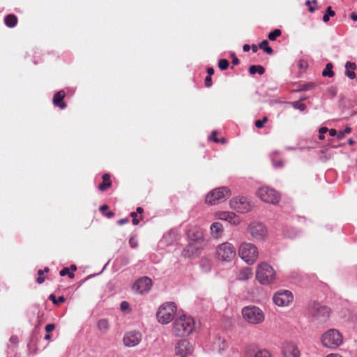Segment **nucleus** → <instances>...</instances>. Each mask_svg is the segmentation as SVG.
<instances>
[{
	"label": "nucleus",
	"mask_w": 357,
	"mask_h": 357,
	"mask_svg": "<svg viewBox=\"0 0 357 357\" xmlns=\"http://www.w3.org/2000/svg\"><path fill=\"white\" fill-rule=\"evenodd\" d=\"M195 321L188 315H181L176 317L173 323V333L178 337L189 335L194 330Z\"/></svg>",
	"instance_id": "nucleus-1"
},
{
	"label": "nucleus",
	"mask_w": 357,
	"mask_h": 357,
	"mask_svg": "<svg viewBox=\"0 0 357 357\" xmlns=\"http://www.w3.org/2000/svg\"><path fill=\"white\" fill-rule=\"evenodd\" d=\"M256 278L261 284H270L276 279V272L266 262H261L256 268Z\"/></svg>",
	"instance_id": "nucleus-2"
},
{
	"label": "nucleus",
	"mask_w": 357,
	"mask_h": 357,
	"mask_svg": "<svg viewBox=\"0 0 357 357\" xmlns=\"http://www.w3.org/2000/svg\"><path fill=\"white\" fill-rule=\"evenodd\" d=\"M231 195L227 187H219L211 190L206 196L205 202L208 205H216L225 202Z\"/></svg>",
	"instance_id": "nucleus-3"
},
{
	"label": "nucleus",
	"mask_w": 357,
	"mask_h": 357,
	"mask_svg": "<svg viewBox=\"0 0 357 357\" xmlns=\"http://www.w3.org/2000/svg\"><path fill=\"white\" fill-rule=\"evenodd\" d=\"M215 256L218 261L231 262L236 257V248L229 242H224L216 247Z\"/></svg>",
	"instance_id": "nucleus-4"
},
{
	"label": "nucleus",
	"mask_w": 357,
	"mask_h": 357,
	"mask_svg": "<svg viewBox=\"0 0 357 357\" xmlns=\"http://www.w3.org/2000/svg\"><path fill=\"white\" fill-rule=\"evenodd\" d=\"M238 255L245 263L251 265L257 261L259 252L254 244L244 242L239 246Z\"/></svg>",
	"instance_id": "nucleus-5"
},
{
	"label": "nucleus",
	"mask_w": 357,
	"mask_h": 357,
	"mask_svg": "<svg viewBox=\"0 0 357 357\" xmlns=\"http://www.w3.org/2000/svg\"><path fill=\"white\" fill-rule=\"evenodd\" d=\"M243 319L251 324H259L264 321V312L255 305L245 306L242 309Z\"/></svg>",
	"instance_id": "nucleus-6"
},
{
	"label": "nucleus",
	"mask_w": 357,
	"mask_h": 357,
	"mask_svg": "<svg viewBox=\"0 0 357 357\" xmlns=\"http://www.w3.org/2000/svg\"><path fill=\"white\" fill-rule=\"evenodd\" d=\"M321 340L324 347L333 349L342 344L343 337L339 331L329 329L321 335Z\"/></svg>",
	"instance_id": "nucleus-7"
},
{
	"label": "nucleus",
	"mask_w": 357,
	"mask_h": 357,
	"mask_svg": "<svg viewBox=\"0 0 357 357\" xmlns=\"http://www.w3.org/2000/svg\"><path fill=\"white\" fill-rule=\"evenodd\" d=\"M229 207L239 213H247L252 210L254 204L247 197L236 196L229 200Z\"/></svg>",
	"instance_id": "nucleus-8"
},
{
	"label": "nucleus",
	"mask_w": 357,
	"mask_h": 357,
	"mask_svg": "<svg viewBox=\"0 0 357 357\" xmlns=\"http://www.w3.org/2000/svg\"><path fill=\"white\" fill-rule=\"evenodd\" d=\"M194 241H189L188 244L183 248L182 256L185 257H192L197 256L204 247V237L202 232L197 231L196 238Z\"/></svg>",
	"instance_id": "nucleus-9"
},
{
	"label": "nucleus",
	"mask_w": 357,
	"mask_h": 357,
	"mask_svg": "<svg viewBox=\"0 0 357 357\" xmlns=\"http://www.w3.org/2000/svg\"><path fill=\"white\" fill-rule=\"evenodd\" d=\"M176 311V305L173 302L165 303L158 309L156 317L158 321L162 324L169 323L174 318Z\"/></svg>",
	"instance_id": "nucleus-10"
},
{
	"label": "nucleus",
	"mask_w": 357,
	"mask_h": 357,
	"mask_svg": "<svg viewBox=\"0 0 357 357\" xmlns=\"http://www.w3.org/2000/svg\"><path fill=\"white\" fill-rule=\"evenodd\" d=\"M256 196L261 201L271 204H277L280 199V194L273 188L263 186L256 191Z\"/></svg>",
	"instance_id": "nucleus-11"
},
{
	"label": "nucleus",
	"mask_w": 357,
	"mask_h": 357,
	"mask_svg": "<svg viewBox=\"0 0 357 357\" xmlns=\"http://www.w3.org/2000/svg\"><path fill=\"white\" fill-rule=\"evenodd\" d=\"M309 312L316 319H326L329 317L331 310L324 305L317 302H312L308 306Z\"/></svg>",
	"instance_id": "nucleus-12"
},
{
	"label": "nucleus",
	"mask_w": 357,
	"mask_h": 357,
	"mask_svg": "<svg viewBox=\"0 0 357 357\" xmlns=\"http://www.w3.org/2000/svg\"><path fill=\"white\" fill-rule=\"evenodd\" d=\"M248 229L250 235L257 240H263L267 236V229L261 222H252Z\"/></svg>",
	"instance_id": "nucleus-13"
},
{
	"label": "nucleus",
	"mask_w": 357,
	"mask_h": 357,
	"mask_svg": "<svg viewBox=\"0 0 357 357\" xmlns=\"http://www.w3.org/2000/svg\"><path fill=\"white\" fill-rule=\"evenodd\" d=\"M153 285L151 278L148 277H142L139 278L132 285V289L137 294H144L148 293Z\"/></svg>",
	"instance_id": "nucleus-14"
},
{
	"label": "nucleus",
	"mask_w": 357,
	"mask_h": 357,
	"mask_svg": "<svg viewBox=\"0 0 357 357\" xmlns=\"http://www.w3.org/2000/svg\"><path fill=\"white\" fill-rule=\"evenodd\" d=\"M214 217L218 220L227 221L234 226H237L241 222L240 217L232 211H217L215 213Z\"/></svg>",
	"instance_id": "nucleus-15"
},
{
	"label": "nucleus",
	"mask_w": 357,
	"mask_h": 357,
	"mask_svg": "<svg viewBox=\"0 0 357 357\" xmlns=\"http://www.w3.org/2000/svg\"><path fill=\"white\" fill-rule=\"evenodd\" d=\"M293 301V295L290 291L282 290L276 292L273 296L274 303L278 306L288 305Z\"/></svg>",
	"instance_id": "nucleus-16"
},
{
	"label": "nucleus",
	"mask_w": 357,
	"mask_h": 357,
	"mask_svg": "<svg viewBox=\"0 0 357 357\" xmlns=\"http://www.w3.org/2000/svg\"><path fill=\"white\" fill-rule=\"evenodd\" d=\"M193 347L188 340H179L175 346V353L176 355H181L182 357L192 353Z\"/></svg>",
	"instance_id": "nucleus-17"
},
{
	"label": "nucleus",
	"mask_w": 357,
	"mask_h": 357,
	"mask_svg": "<svg viewBox=\"0 0 357 357\" xmlns=\"http://www.w3.org/2000/svg\"><path fill=\"white\" fill-rule=\"evenodd\" d=\"M142 339V335L137 331H131L125 334L123 342L126 347H132L137 345Z\"/></svg>",
	"instance_id": "nucleus-18"
},
{
	"label": "nucleus",
	"mask_w": 357,
	"mask_h": 357,
	"mask_svg": "<svg viewBox=\"0 0 357 357\" xmlns=\"http://www.w3.org/2000/svg\"><path fill=\"white\" fill-rule=\"evenodd\" d=\"M284 357H300L301 352L298 347L293 342H286L282 347Z\"/></svg>",
	"instance_id": "nucleus-19"
},
{
	"label": "nucleus",
	"mask_w": 357,
	"mask_h": 357,
	"mask_svg": "<svg viewBox=\"0 0 357 357\" xmlns=\"http://www.w3.org/2000/svg\"><path fill=\"white\" fill-rule=\"evenodd\" d=\"M211 235L213 238H220L224 233V227L222 223L215 222L210 227Z\"/></svg>",
	"instance_id": "nucleus-20"
},
{
	"label": "nucleus",
	"mask_w": 357,
	"mask_h": 357,
	"mask_svg": "<svg viewBox=\"0 0 357 357\" xmlns=\"http://www.w3.org/2000/svg\"><path fill=\"white\" fill-rule=\"evenodd\" d=\"M66 93L63 91H59L56 93L54 94L53 97V103L55 106L59 107L60 109H65L66 105L64 102H63V98H65Z\"/></svg>",
	"instance_id": "nucleus-21"
},
{
	"label": "nucleus",
	"mask_w": 357,
	"mask_h": 357,
	"mask_svg": "<svg viewBox=\"0 0 357 357\" xmlns=\"http://www.w3.org/2000/svg\"><path fill=\"white\" fill-rule=\"evenodd\" d=\"M97 327L102 334H105L109 331L110 325L107 319H100L97 323Z\"/></svg>",
	"instance_id": "nucleus-22"
},
{
	"label": "nucleus",
	"mask_w": 357,
	"mask_h": 357,
	"mask_svg": "<svg viewBox=\"0 0 357 357\" xmlns=\"http://www.w3.org/2000/svg\"><path fill=\"white\" fill-rule=\"evenodd\" d=\"M5 24L8 27H14L17 23V18L15 15L9 14L5 17Z\"/></svg>",
	"instance_id": "nucleus-23"
},
{
	"label": "nucleus",
	"mask_w": 357,
	"mask_h": 357,
	"mask_svg": "<svg viewBox=\"0 0 357 357\" xmlns=\"http://www.w3.org/2000/svg\"><path fill=\"white\" fill-rule=\"evenodd\" d=\"M200 267L204 272L210 271L211 268V262L208 258H202L200 260Z\"/></svg>",
	"instance_id": "nucleus-24"
},
{
	"label": "nucleus",
	"mask_w": 357,
	"mask_h": 357,
	"mask_svg": "<svg viewBox=\"0 0 357 357\" xmlns=\"http://www.w3.org/2000/svg\"><path fill=\"white\" fill-rule=\"evenodd\" d=\"M264 72H265V70H264V67L261 66H259V65H257V66L253 65L249 68V73L251 75H254L256 73H259V75H263L264 73Z\"/></svg>",
	"instance_id": "nucleus-25"
},
{
	"label": "nucleus",
	"mask_w": 357,
	"mask_h": 357,
	"mask_svg": "<svg viewBox=\"0 0 357 357\" xmlns=\"http://www.w3.org/2000/svg\"><path fill=\"white\" fill-rule=\"evenodd\" d=\"M332 68H333L332 63H327L326 66V68H324V70L322 72L323 76L329 77H333L334 73L332 70Z\"/></svg>",
	"instance_id": "nucleus-26"
},
{
	"label": "nucleus",
	"mask_w": 357,
	"mask_h": 357,
	"mask_svg": "<svg viewBox=\"0 0 357 357\" xmlns=\"http://www.w3.org/2000/svg\"><path fill=\"white\" fill-rule=\"evenodd\" d=\"M259 48L263 50L264 52H266L268 54H273V49L269 47L268 42L266 40H264L260 44H259Z\"/></svg>",
	"instance_id": "nucleus-27"
},
{
	"label": "nucleus",
	"mask_w": 357,
	"mask_h": 357,
	"mask_svg": "<svg viewBox=\"0 0 357 357\" xmlns=\"http://www.w3.org/2000/svg\"><path fill=\"white\" fill-rule=\"evenodd\" d=\"M278 153V152L275 151L271 154L272 163L275 168H280L284 166V161L282 160H276L275 158V155H277Z\"/></svg>",
	"instance_id": "nucleus-28"
},
{
	"label": "nucleus",
	"mask_w": 357,
	"mask_h": 357,
	"mask_svg": "<svg viewBox=\"0 0 357 357\" xmlns=\"http://www.w3.org/2000/svg\"><path fill=\"white\" fill-rule=\"evenodd\" d=\"M99 209L102 214L108 218H112L114 215V213L112 211L107 212L108 206L107 205L101 206Z\"/></svg>",
	"instance_id": "nucleus-29"
},
{
	"label": "nucleus",
	"mask_w": 357,
	"mask_h": 357,
	"mask_svg": "<svg viewBox=\"0 0 357 357\" xmlns=\"http://www.w3.org/2000/svg\"><path fill=\"white\" fill-rule=\"evenodd\" d=\"M335 13L333 11L331 6L327 7L326 13L323 16V21L324 22H328L329 21V17H333L335 16Z\"/></svg>",
	"instance_id": "nucleus-30"
},
{
	"label": "nucleus",
	"mask_w": 357,
	"mask_h": 357,
	"mask_svg": "<svg viewBox=\"0 0 357 357\" xmlns=\"http://www.w3.org/2000/svg\"><path fill=\"white\" fill-rule=\"evenodd\" d=\"M251 275H252V272H251L250 268H247L241 271L239 277H240L241 280H248V278H250L251 277Z\"/></svg>",
	"instance_id": "nucleus-31"
},
{
	"label": "nucleus",
	"mask_w": 357,
	"mask_h": 357,
	"mask_svg": "<svg viewBox=\"0 0 357 357\" xmlns=\"http://www.w3.org/2000/svg\"><path fill=\"white\" fill-rule=\"evenodd\" d=\"M49 298L50 301H52V303L54 304H56V305L62 303L66 301V298H64V296H59L58 298H56L54 294L50 295Z\"/></svg>",
	"instance_id": "nucleus-32"
},
{
	"label": "nucleus",
	"mask_w": 357,
	"mask_h": 357,
	"mask_svg": "<svg viewBox=\"0 0 357 357\" xmlns=\"http://www.w3.org/2000/svg\"><path fill=\"white\" fill-rule=\"evenodd\" d=\"M253 357H272L270 352L266 349H261L257 351Z\"/></svg>",
	"instance_id": "nucleus-33"
},
{
	"label": "nucleus",
	"mask_w": 357,
	"mask_h": 357,
	"mask_svg": "<svg viewBox=\"0 0 357 357\" xmlns=\"http://www.w3.org/2000/svg\"><path fill=\"white\" fill-rule=\"evenodd\" d=\"M111 185V180H103V182L98 185V189L101 191H105L109 188Z\"/></svg>",
	"instance_id": "nucleus-34"
},
{
	"label": "nucleus",
	"mask_w": 357,
	"mask_h": 357,
	"mask_svg": "<svg viewBox=\"0 0 357 357\" xmlns=\"http://www.w3.org/2000/svg\"><path fill=\"white\" fill-rule=\"evenodd\" d=\"M197 231L202 232V231L199 228H193L188 231V236L189 241H194L193 238H196Z\"/></svg>",
	"instance_id": "nucleus-35"
},
{
	"label": "nucleus",
	"mask_w": 357,
	"mask_h": 357,
	"mask_svg": "<svg viewBox=\"0 0 357 357\" xmlns=\"http://www.w3.org/2000/svg\"><path fill=\"white\" fill-rule=\"evenodd\" d=\"M282 32L280 29H275L268 34V39L270 40H275L278 37L280 36Z\"/></svg>",
	"instance_id": "nucleus-36"
},
{
	"label": "nucleus",
	"mask_w": 357,
	"mask_h": 357,
	"mask_svg": "<svg viewBox=\"0 0 357 357\" xmlns=\"http://www.w3.org/2000/svg\"><path fill=\"white\" fill-rule=\"evenodd\" d=\"M215 345L218 346V349L219 351H220L224 350L225 349V347H226V342H225V341L223 339L219 337L218 339L216 340V341L215 342Z\"/></svg>",
	"instance_id": "nucleus-37"
},
{
	"label": "nucleus",
	"mask_w": 357,
	"mask_h": 357,
	"mask_svg": "<svg viewBox=\"0 0 357 357\" xmlns=\"http://www.w3.org/2000/svg\"><path fill=\"white\" fill-rule=\"evenodd\" d=\"M229 61L227 59H220L218 62V67L220 70H225L228 68Z\"/></svg>",
	"instance_id": "nucleus-38"
},
{
	"label": "nucleus",
	"mask_w": 357,
	"mask_h": 357,
	"mask_svg": "<svg viewBox=\"0 0 357 357\" xmlns=\"http://www.w3.org/2000/svg\"><path fill=\"white\" fill-rule=\"evenodd\" d=\"M351 132V128L350 127H346L345 129L342 131H339L337 133V139H342L346 134H349Z\"/></svg>",
	"instance_id": "nucleus-39"
},
{
	"label": "nucleus",
	"mask_w": 357,
	"mask_h": 357,
	"mask_svg": "<svg viewBox=\"0 0 357 357\" xmlns=\"http://www.w3.org/2000/svg\"><path fill=\"white\" fill-rule=\"evenodd\" d=\"M292 105L294 108L299 109L301 111H304L306 108L305 105L300 101L294 102H292Z\"/></svg>",
	"instance_id": "nucleus-40"
},
{
	"label": "nucleus",
	"mask_w": 357,
	"mask_h": 357,
	"mask_svg": "<svg viewBox=\"0 0 357 357\" xmlns=\"http://www.w3.org/2000/svg\"><path fill=\"white\" fill-rule=\"evenodd\" d=\"M268 121V118L266 116H264L262 119L257 120L255 123V126L257 128H261L264 127L265 123Z\"/></svg>",
	"instance_id": "nucleus-41"
},
{
	"label": "nucleus",
	"mask_w": 357,
	"mask_h": 357,
	"mask_svg": "<svg viewBox=\"0 0 357 357\" xmlns=\"http://www.w3.org/2000/svg\"><path fill=\"white\" fill-rule=\"evenodd\" d=\"M61 276L68 275L70 278H73L74 277V274L70 273L68 268H63L60 271L59 273Z\"/></svg>",
	"instance_id": "nucleus-42"
},
{
	"label": "nucleus",
	"mask_w": 357,
	"mask_h": 357,
	"mask_svg": "<svg viewBox=\"0 0 357 357\" xmlns=\"http://www.w3.org/2000/svg\"><path fill=\"white\" fill-rule=\"evenodd\" d=\"M38 277L36 279V282L38 284H42L45 281V278L43 277L44 271L43 270H38Z\"/></svg>",
	"instance_id": "nucleus-43"
},
{
	"label": "nucleus",
	"mask_w": 357,
	"mask_h": 357,
	"mask_svg": "<svg viewBox=\"0 0 357 357\" xmlns=\"http://www.w3.org/2000/svg\"><path fill=\"white\" fill-rule=\"evenodd\" d=\"M130 215L132 218V223H133V225H138L139 223V220H140L141 218H137V213H135V212L131 213Z\"/></svg>",
	"instance_id": "nucleus-44"
},
{
	"label": "nucleus",
	"mask_w": 357,
	"mask_h": 357,
	"mask_svg": "<svg viewBox=\"0 0 357 357\" xmlns=\"http://www.w3.org/2000/svg\"><path fill=\"white\" fill-rule=\"evenodd\" d=\"M129 244L132 248H135L138 245L137 241L133 237L129 239Z\"/></svg>",
	"instance_id": "nucleus-45"
},
{
	"label": "nucleus",
	"mask_w": 357,
	"mask_h": 357,
	"mask_svg": "<svg viewBox=\"0 0 357 357\" xmlns=\"http://www.w3.org/2000/svg\"><path fill=\"white\" fill-rule=\"evenodd\" d=\"M356 68V64L354 63H351L350 61H347L345 63V68H346V70H349V69L354 70Z\"/></svg>",
	"instance_id": "nucleus-46"
},
{
	"label": "nucleus",
	"mask_w": 357,
	"mask_h": 357,
	"mask_svg": "<svg viewBox=\"0 0 357 357\" xmlns=\"http://www.w3.org/2000/svg\"><path fill=\"white\" fill-rule=\"evenodd\" d=\"M55 328V325L54 324H49L46 325L45 326V331L47 333H50V332L53 331Z\"/></svg>",
	"instance_id": "nucleus-47"
},
{
	"label": "nucleus",
	"mask_w": 357,
	"mask_h": 357,
	"mask_svg": "<svg viewBox=\"0 0 357 357\" xmlns=\"http://www.w3.org/2000/svg\"><path fill=\"white\" fill-rule=\"evenodd\" d=\"M130 307L129 303L127 301H123L121 303L120 307L122 311H126Z\"/></svg>",
	"instance_id": "nucleus-48"
},
{
	"label": "nucleus",
	"mask_w": 357,
	"mask_h": 357,
	"mask_svg": "<svg viewBox=\"0 0 357 357\" xmlns=\"http://www.w3.org/2000/svg\"><path fill=\"white\" fill-rule=\"evenodd\" d=\"M345 75L349 77L350 79H354L356 77V74L354 71H351L349 70H346Z\"/></svg>",
	"instance_id": "nucleus-49"
},
{
	"label": "nucleus",
	"mask_w": 357,
	"mask_h": 357,
	"mask_svg": "<svg viewBox=\"0 0 357 357\" xmlns=\"http://www.w3.org/2000/svg\"><path fill=\"white\" fill-rule=\"evenodd\" d=\"M205 84L207 87L211 86V76H207L205 79Z\"/></svg>",
	"instance_id": "nucleus-50"
},
{
	"label": "nucleus",
	"mask_w": 357,
	"mask_h": 357,
	"mask_svg": "<svg viewBox=\"0 0 357 357\" xmlns=\"http://www.w3.org/2000/svg\"><path fill=\"white\" fill-rule=\"evenodd\" d=\"M129 222V219L128 218H123V219H121L119 220H118L117 223L119 225H123L126 223H128Z\"/></svg>",
	"instance_id": "nucleus-51"
},
{
	"label": "nucleus",
	"mask_w": 357,
	"mask_h": 357,
	"mask_svg": "<svg viewBox=\"0 0 357 357\" xmlns=\"http://www.w3.org/2000/svg\"><path fill=\"white\" fill-rule=\"evenodd\" d=\"M328 131L329 132V135L331 136H335L336 135L337 137V133L338 132L336 131L335 129H330Z\"/></svg>",
	"instance_id": "nucleus-52"
},
{
	"label": "nucleus",
	"mask_w": 357,
	"mask_h": 357,
	"mask_svg": "<svg viewBox=\"0 0 357 357\" xmlns=\"http://www.w3.org/2000/svg\"><path fill=\"white\" fill-rule=\"evenodd\" d=\"M328 130V129L326 128V127H321L319 132V134H324L326 132H327Z\"/></svg>",
	"instance_id": "nucleus-53"
},
{
	"label": "nucleus",
	"mask_w": 357,
	"mask_h": 357,
	"mask_svg": "<svg viewBox=\"0 0 357 357\" xmlns=\"http://www.w3.org/2000/svg\"><path fill=\"white\" fill-rule=\"evenodd\" d=\"M216 135V132H213L211 136L210 137V139H213L215 142H219L218 139H217L215 137H213V135Z\"/></svg>",
	"instance_id": "nucleus-54"
},
{
	"label": "nucleus",
	"mask_w": 357,
	"mask_h": 357,
	"mask_svg": "<svg viewBox=\"0 0 357 357\" xmlns=\"http://www.w3.org/2000/svg\"><path fill=\"white\" fill-rule=\"evenodd\" d=\"M243 50L244 52H248L250 50V47L249 45L245 44L243 45Z\"/></svg>",
	"instance_id": "nucleus-55"
},
{
	"label": "nucleus",
	"mask_w": 357,
	"mask_h": 357,
	"mask_svg": "<svg viewBox=\"0 0 357 357\" xmlns=\"http://www.w3.org/2000/svg\"><path fill=\"white\" fill-rule=\"evenodd\" d=\"M207 73L208 74V76H211L214 73V70L212 68H208L207 69Z\"/></svg>",
	"instance_id": "nucleus-56"
},
{
	"label": "nucleus",
	"mask_w": 357,
	"mask_h": 357,
	"mask_svg": "<svg viewBox=\"0 0 357 357\" xmlns=\"http://www.w3.org/2000/svg\"><path fill=\"white\" fill-rule=\"evenodd\" d=\"M233 56H234V58H233V60H232V63H233L234 65H237V64H238V63H239V60H238L236 57H235L234 54H233Z\"/></svg>",
	"instance_id": "nucleus-57"
},
{
	"label": "nucleus",
	"mask_w": 357,
	"mask_h": 357,
	"mask_svg": "<svg viewBox=\"0 0 357 357\" xmlns=\"http://www.w3.org/2000/svg\"><path fill=\"white\" fill-rule=\"evenodd\" d=\"M351 18L354 21H357V15H356L354 13H352L351 15Z\"/></svg>",
	"instance_id": "nucleus-58"
},
{
	"label": "nucleus",
	"mask_w": 357,
	"mask_h": 357,
	"mask_svg": "<svg viewBox=\"0 0 357 357\" xmlns=\"http://www.w3.org/2000/svg\"><path fill=\"white\" fill-rule=\"evenodd\" d=\"M314 86V84H309L308 85H306L305 86V87L303 88V89L305 90H307L309 89H311Z\"/></svg>",
	"instance_id": "nucleus-59"
},
{
	"label": "nucleus",
	"mask_w": 357,
	"mask_h": 357,
	"mask_svg": "<svg viewBox=\"0 0 357 357\" xmlns=\"http://www.w3.org/2000/svg\"><path fill=\"white\" fill-rule=\"evenodd\" d=\"M326 357H342V356L337 354H332L328 355Z\"/></svg>",
	"instance_id": "nucleus-60"
},
{
	"label": "nucleus",
	"mask_w": 357,
	"mask_h": 357,
	"mask_svg": "<svg viewBox=\"0 0 357 357\" xmlns=\"http://www.w3.org/2000/svg\"><path fill=\"white\" fill-rule=\"evenodd\" d=\"M10 340L13 342V343H15L17 342V337H15V336H13L10 337Z\"/></svg>",
	"instance_id": "nucleus-61"
},
{
	"label": "nucleus",
	"mask_w": 357,
	"mask_h": 357,
	"mask_svg": "<svg viewBox=\"0 0 357 357\" xmlns=\"http://www.w3.org/2000/svg\"><path fill=\"white\" fill-rule=\"evenodd\" d=\"M354 143H355V142H354V140L353 139L350 138V139H348V144L349 145H353Z\"/></svg>",
	"instance_id": "nucleus-62"
},
{
	"label": "nucleus",
	"mask_w": 357,
	"mask_h": 357,
	"mask_svg": "<svg viewBox=\"0 0 357 357\" xmlns=\"http://www.w3.org/2000/svg\"><path fill=\"white\" fill-rule=\"evenodd\" d=\"M51 337H52L51 335H50V333H47V334L45 335V337H44V338H45V340H50V339H51Z\"/></svg>",
	"instance_id": "nucleus-63"
},
{
	"label": "nucleus",
	"mask_w": 357,
	"mask_h": 357,
	"mask_svg": "<svg viewBox=\"0 0 357 357\" xmlns=\"http://www.w3.org/2000/svg\"><path fill=\"white\" fill-rule=\"evenodd\" d=\"M110 178V175L109 174H105L102 176L101 178Z\"/></svg>",
	"instance_id": "nucleus-64"
}]
</instances>
